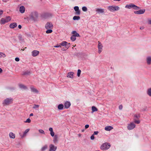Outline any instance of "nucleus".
I'll return each mask as SVG.
<instances>
[{
    "label": "nucleus",
    "mask_w": 151,
    "mask_h": 151,
    "mask_svg": "<svg viewBox=\"0 0 151 151\" xmlns=\"http://www.w3.org/2000/svg\"><path fill=\"white\" fill-rule=\"evenodd\" d=\"M49 130L50 132V134L52 137H53V142L55 143L58 141V137L57 135H55L54 132L53 131V129L52 127L49 128Z\"/></svg>",
    "instance_id": "nucleus-1"
},
{
    "label": "nucleus",
    "mask_w": 151,
    "mask_h": 151,
    "mask_svg": "<svg viewBox=\"0 0 151 151\" xmlns=\"http://www.w3.org/2000/svg\"><path fill=\"white\" fill-rule=\"evenodd\" d=\"M13 99L11 98H6L3 102L2 104L4 106L8 105L12 103Z\"/></svg>",
    "instance_id": "nucleus-2"
},
{
    "label": "nucleus",
    "mask_w": 151,
    "mask_h": 151,
    "mask_svg": "<svg viewBox=\"0 0 151 151\" xmlns=\"http://www.w3.org/2000/svg\"><path fill=\"white\" fill-rule=\"evenodd\" d=\"M30 19L34 21H35L37 20V19L38 17V14L36 12H33L31 13L30 15Z\"/></svg>",
    "instance_id": "nucleus-3"
},
{
    "label": "nucleus",
    "mask_w": 151,
    "mask_h": 151,
    "mask_svg": "<svg viewBox=\"0 0 151 151\" xmlns=\"http://www.w3.org/2000/svg\"><path fill=\"white\" fill-rule=\"evenodd\" d=\"M111 146L110 143L105 142L102 144L101 146V149L103 150H106L109 149Z\"/></svg>",
    "instance_id": "nucleus-4"
},
{
    "label": "nucleus",
    "mask_w": 151,
    "mask_h": 151,
    "mask_svg": "<svg viewBox=\"0 0 151 151\" xmlns=\"http://www.w3.org/2000/svg\"><path fill=\"white\" fill-rule=\"evenodd\" d=\"M108 9L111 12H113L119 10V7L117 6H110L108 7Z\"/></svg>",
    "instance_id": "nucleus-5"
},
{
    "label": "nucleus",
    "mask_w": 151,
    "mask_h": 151,
    "mask_svg": "<svg viewBox=\"0 0 151 151\" xmlns=\"http://www.w3.org/2000/svg\"><path fill=\"white\" fill-rule=\"evenodd\" d=\"M11 19V17L9 16L5 18H2L1 20V23L2 24H4L10 21Z\"/></svg>",
    "instance_id": "nucleus-6"
},
{
    "label": "nucleus",
    "mask_w": 151,
    "mask_h": 151,
    "mask_svg": "<svg viewBox=\"0 0 151 151\" xmlns=\"http://www.w3.org/2000/svg\"><path fill=\"white\" fill-rule=\"evenodd\" d=\"M45 27L46 29H51L53 28V25L51 22H48L46 24Z\"/></svg>",
    "instance_id": "nucleus-7"
},
{
    "label": "nucleus",
    "mask_w": 151,
    "mask_h": 151,
    "mask_svg": "<svg viewBox=\"0 0 151 151\" xmlns=\"http://www.w3.org/2000/svg\"><path fill=\"white\" fill-rule=\"evenodd\" d=\"M136 126L133 123H131L128 124L127 129L129 130H131L134 129Z\"/></svg>",
    "instance_id": "nucleus-8"
},
{
    "label": "nucleus",
    "mask_w": 151,
    "mask_h": 151,
    "mask_svg": "<svg viewBox=\"0 0 151 151\" xmlns=\"http://www.w3.org/2000/svg\"><path fill=\"white\" fill-rule=\"evenodd\" d=\"M52 16V14L51 13H47L42 14L41 17L42 19H46Z\"/></svg>",
    "instance_id": "nucleus-9"
},
{
    "label": "nucleus",
    "mask_w": 151,
    "mask_h": 151,
    "mask_svg": "<svg viewBox=\"0 0 151 151\" xmlns=\"http://www.w3.org/2000/svg\"><path fill=\"white\" fill-rule=\"evenodd\" d=\"M57 148V147L55 146L52 144H50L49 146V151H55Z\"/></svg>",
    "instance_id": "nucleus-10"
},
{
    "label": "nucleus",
    "mask_w": 151,
    "mask_h": 151,
    "mask_svg": "<svg viewBox=\"0 0 151 151\" xmlns=\"http://www.w3.org/2000/svg\"><path fill=\"white\" fill-rule=\"evenodd\" d=\"M145 11V9H141L137 11H134V13L135 14H144Z\"/></svg>",
    "instance_id": "nucleus-11"
},
{
    "label": "nucleus",
    "mask_w": 151,
    "mask_h": 151,
    "mask_svg": "<svg viewBox=\"0 0 151 151\" xmlns=\"http://www.w3.org/2000/svg\"><path fill=\"white\" fill-rule=\"evenodd\" d=\"M103 46L101 43L99 42H98V52L100 53L102 50Z\"/></svg>",
    "instance_id": "nucleus-12"
},
{
    "label": "nucleus",
    "mask_w": 151,
    "mask_h": 151,
    "mask_svg": "<svg viewBox=\"0 0 151 151\" xmlns=\"http://www.w3.org/2000/svg\"><path fill=\"white\" fill-rule=\"evenodd\" d=\"M30 88L31 91L34 93H39L38 91L33 86H31Z\"/></svg>",
    "instance_id": "nucleus-13"
},
{
    "label": "nucleus",
    "mask_w": 151,
    "mask_h": 151,
    "mask_svg": "<svg viewBox=\"0 0 151 151\" xmlns=\"http://www.w3.org/2000/svg\"><path fill=\"white\" fill-rule=\"evenodd\" d=\"M105 10L104 9H96V12L99 14H102L104 13Z\"/></svg>",
    "instance_id": "nucleus-14"
},
{
    "label": "nucleus",
    "mask_w": 151,
    "mask_h": 151,
    "mask_svg": "<svg viewBox=\"0 0 151 151\" xmlns=\"http://www.w3.org/2000/svg\"><path fill=\"white\" fill-rule=\"evenodd\" d=\"M71 104L70 102L66 101L64 104V108L65 109L68 108L70 106Z\"/></svg>",
    "instance_id": "nucleus-15"
},
{
    "label": "nucleus",
    "mask_w": 151,
    "mask_h": 151,
    "mask_svg": "<svg viewBox=\"0 0 151 151\" xmlns=\"http://www.w3.org/2000/svg\"><path fill=\"white\" fill-rule=\"evenodd\" d=\"M39 53V52L36 50L32 51V55L33 57H35Z\"/></svg>",
    "instance_id": "nucleus-16"
},
{
    "label": "nucleus",
    "mask_w": 151,
    "mask_h": 151,
    "mask_svg": "<svg viewBox=\"0 0 151 151\" xmlns=\"http://www.w3.org/2000/svg\"><path fill=\"white\" fill-rule=\"evenodd\" d=\"M74 73L73 72H70L68 73L67 77L71 78H73Z\"/></svg>",
    "instance_id": "nucleus-17"
},
{
    "label": "nucleus",
    "mask_w": 151,
    "mask_h": 151,
    "mask_svg": "<svg viewBox=\"0 0 151 151\" xmlns=\"http://www.w3.org/2000/svg\"><path fill=\"white\" fill-rule=\"evenodd\" d=\"M146 60L148 65H150L151 64V56H148L146 58Z\"/></svg>",
    "instance_id": "nucleus-18"
},
{
    "label": "nucleus",
    "mask_w": 151,
    "mask_h": 151,
    "mask_svg": "<svg viewBox=\"0 0 151 151\" xmlns=\"http://www.w3.org/2000/svg\"><path fill=\"white\" fill-rule=\"evenodd\" d=\"M17 26V24L15 22H13L10 24L9 27L10 28L13 29L16 27Z\"/></svg>",
    "instance_id": "nucleus-19"
},
{
    "label": "nucleus",
    "mask_w": 151,
    "mask_h": 151,
    "mask_svg": "<svg viewBox=\"0 0 151 151\" xmlns=\"http://www.w3.org/2000/svg\"><path fill=\"white\" fill-rule=\"evenodd\" d=\"M113 129V127L110 126H106L105 128V129L107 131H110Z\"/></svg>",
    "instance_id": "nucleus-20"
},
{
    "label": "nucleus",
    "mask_w": 151,
    "mask_h": 151,
    "mask_svg": "<svg viewBox=\"0 0 151 151\" xmlns=\"http://www.w3.org/2000/svg\"><path fill=\"white\" fill-rule=\"evenodd\" d=\"M18 37L20 42H24V39L22 37V35L21 34H19L18 35Z\"/></svg>",
    "instance_id": "nucleus-21"
},
{
    "label": "nucleus",
    "mask_w": 151,
    "mask_h": 151,
    "mask_svg": "<svg viewBox=\"0 0 151 151\" xmlns=\"http://www.w3.org/2000/svg\"><path fill=\"white\" fill-rule=\"evenodd\" d=\"M25 10V7L23 6H21L20 7L19 11L21 13H24V12Z\"/></svg>",
    "instance_id": "nucleus-22"
},
{
    "label": "nucleus",
    "mask_w": 151,
    "mask_h": 151,
    "mask_svg": "<svg viewBox=\"0 0 151 151\" xmlns=\"http://www.w3.org/2000/svg\"><path fill=\"white\" fill-rule=\"evenodd\" d=\"M134 4H127L126 5L125 7L126 8H128L129 9H130L131 8H133V6Z\"/></svg>",
    "instance_id": "nucleus-23"
},
{
    "label": "nucleus",
    "mask_w": 151,
    "mask_h": 151,
    "mask_svg": "<svg viewBox=\"0 0 151 151\" xmlns=\"http://www.w3.org/2000/svg\"><path fill=\"white\" fill-rule=\"evenodd\" d=\"M19 86L20 88L24 89H27L28 88L27 86L22 84H19Z\"/></svg>",
    "instance_id": "nucleus-24"
},
{
    "label": "nucleus",
    "mask_w": 151,
    "mask_h": 151,
    "mask_svg": "<svg viewBox=\"0 0 151 151\" xmlns=\"http://www.w3.org/2000/svg\"><path fill=\"white\" fill-rule=\"evenodd\" d=\"M9 136L10 138L12 139L15 138V136L14 134L12 132H10L9 133Z\"/></svg>",
    "instance_id": "nucleus-25"
},
{
    "label": "nucleus",
    "mask_w": 151,
    "mask_h": 151,
    "mask_svg": "<svg viewBox=\"0 0 151 151\" xmlns=\"http://www.w3.org/2000/svg\"><path fill=\"white\" fill-rule=\"evenodd\" d=\"M58 107L59 110H61L63 109L64 105L62 104H59L58 106Z\"/></svg>",
    "instance_id": "nucleus-26"
},
{
    "label": "nucleus",
    "mask_w": 151,
    "mask_h": 151,
    "mask_svg": "<svg viewBox=\"0 0 151 151\" xmlns=\"http://www.w3.org/2000/svg\"><path fill=\"white\" fill-rule=\"evenodd\" d=\"M48 148V146L46 145L42 147L41 149V151H45Z\"/></svg>",
    "instance_id": "nucleus-27"
},
{
    "label": "nucleus",
    "mask_w": 151,
    "mask_h": 151,
    "mask_svg": "<svg viewBox=\"0 0 151 151\" xmlns=\"http://www.w3.org/2000/svg\"><path fill=\"white\" fill-rule=\"evenodd\" d=\"M147 94L150 96H151V88H148L147 91Z\"/></svg>",
    "instance_id": "nucleus-28"
},
{
    "label": "nucleus",
    "mask_w": 151,
    "mask_h": 151,
    "mask_svg": "<svg viewBox=\"0 0 151 151\" xmlns=\"http://www.w3.org/2000/svg\"><path fill=\"white\" fill-rule=\"evenodd\" d=\"M31 73V72L28 70L26 71H24L23 72V75H29V74Z\"/></svg>",
    "instance_id": "nucleus-29"
},
{
    "label": "nucleus",
    "mask_w": 151,
    "mask_h": 151,
    "mask_svg": "<svg viewBox=\"0 0 151 151\" xmlns=\"http://www.w3.org/2000/svg\"><path fill=\"white\" fill-rule=\"evenodd\" d=\"M80 19V17L79 16H75L73 18V19L74 20H78Z\"/></svg>",
    "instance_id": "nucleus-30"
},
{
    "label": "nucleus",
    "mask_w": 151,
    "mask_h": 151,
    "mask_svg": "<svg viewBox=\"0 0 151 151\" xmlns=\"http://www.w3.org/2000/svg\"><path fill=\"white\" fill-rule=\"evenodd\" d=\"M132 8L133 9H134L136 10H138L140 9L139 7H138L134 4L133 5Z\"/></svg>",
    "instance_id": "nucleus-31"
},
{
    "label": "nucleus",
    "mask_w": 151,
    "mask_h": 151,
    "mask_svg": "<svg viewBox=\"0 0 151 151\" xmlns=\"http://www.w3.org/2000/svg\"><path fill=\"white\" fill-rule=\"evenodd\" d=\"M76 39V37L74 35H72L70 37V39L72 41H75Z\"/></svg>",
    "instance_id": "nucleus-32"
},
{
    "label": "nucleus",
    "mask_w": 151,
    "mask_h": 151,
    "mask_svg": "<svg viewBox=\"0 0 151 151\" xmlns=\"http://www.w3.org/2000/svg\"><path fill=\"white\" fill-rule=\"evenodd\" d=\"M67 42L66 41H63L60 44V45H61L62 46H64L65 45V44H67Z\"/></svg>",
    "instance_id": "nucleus-33"
},
{
    "label": "nucleus",
    "mask_w": 151,
    "mask_h": 151,
    "mask_svg": "<svg viewBox=\"0 0 151 151\" xmlns=\"http://www.w3.org/2000/svg\"><path fill=\"white\" fill-rule=\"evenodd\" d=\"M29 129H26L23 133L24 136H25L26 135L27 133L29 132Z\"/></svg>",
    "instance_id": "nucleus-34"
},
{
    "label": "nucleus",
    "mask_w": 151,
    "mask_h": 151,
    "mask_svg": "<svg viewBox=\"0 0 151 151\" xmlns=\"http://www.w3.org/2000/svg\"><path fill=\"white\" fill-rule=\"evenodd\" d=\"M70 43H68L67 42V44H65V45L64 46L65 47V48L66 49H67L70 47Z\"/></svg>",
    "instance_id": "nucleus-35"
},
{
    "label": "nucleus",
    "mask_w": 151,
    "mask_h": 151,
    "mask_svg": "<svg viewBox=\"0 0 151 151\" xmlns=\"http://www.w3.org/2000/svg\"><path fill=\"white\" fill-rule=\"evenodd\" d=\"M70 43H68L67 42V44H65V45L64 46L65 47V48L66 49H67L70 47Z\"/></svg>",
    "instance_id": "nucleus-36"
},
{
    "label": "nucleus",
    "mask_w": 151,
    "mask_h": 151,
    "mask_svg": "<svg viewBox=\"0 0 151 151\" xmlns=\"http://www.w3.org/2000/svg\"><path fill=\"white\" fill-rule=\"evenodd\" d=\"M52 30L51 29H47L46 31V32L47 34H49L52 33Z\"/></svg>",
    "instance_id": "nucleus-37"
},
{
    "label": "nucleus",
    "mask_w": 151,
    "mask_h": 151,
    "mask_svg": "<svg viewBox=\"0 0 151 151\" xmlns=\"http://www.w3.org/2000/svg\"><path fill=\"white\" fill-rule=\"evenodd\" d=\"M81 12L79 10H78V11H76V12L75 13V15H79L80 14Z\"/></svg>",
    "instance_id": "nucleus-38"
},
{
    "label": "nucleus",
    "mask_w": 151,
    "mask_h": 151,
    "mask_svg": "<svg viewBox=\"0 0 151 151\" xmlns=\"http://www.w3.org/2000/svg\"><path fill=\"white\" fill-rule=\"evenodd\" d=\"M6 56L5 55L3 52H0V58L5 57Z\"/></svg>",
    "instance_id": "nucleus-39"
},
{
    "label": "nucleus",
    "mask_w": 151,
    "mask_h": 151,
    "mask_svg": "<svg viewBox=\"0 0 151 151\" xmlns=\"http://www.w3.org/2000/svg\"><path fill=\"white\" fill-rule=\"evenodd\" d=\"M82 10L84 12H86L87 11V9L86 6H84L82 7Z\"/></svg>",
    "instance_id": "nucleus-40"
},
{
    "label": "nucleus",
    "mask_w": 151,
    "mask_h": 151,
    "mask_svg": "<svg viewBox=\"0 0 151 151\" xmlns=\"http://www.w3.org/2000/svg\"><path fill=\"white\" fill-rule=\"evenodd\" d=\"M81 71L80 70L78 69V70L77 75L78 77H80L81 74Z\"/></svg>",
    "instance_id": "nucleus-41"
},
{
    "label": "nucleus",
    "mask_w": 151,
    "mask_h": 151,
    "mask_svg": "<svg viewBox=\"0 0 151 151\" xmlns=\"http://www.w3.org/2000/svg\"><path fill=\"white\" fill-rule=\"evenodd\" d=\"M39 106V105L34 104V106L33 107V108L34 109H36L37 108V109H38Z\"/></svg>",
    "instance_id": "nucleus-42"
},
{
    "label": "nucleus",
    "mask_w": 151,
    "mask_h": 151,
    "mask_svg": "<svg viewBox=\"0 0 151 151\" xmlns=\"http://www.w3.org/2000/svg\"><path fill=\"white\" fill-rule=\"evenodd\" d=\"M39 132L40 133L44 134H45L44 131L42 129H39Z\"/></svg>",
    "instance_id": "nucleus-43"
},
{
    "label": "nucleus",
    "mask_w": 151,
    "mask_h": 151,
    "mask_svg": "<svg viewBox=\"0 0 151 151\" xmlns=\"http://www.w3.org/2000/svg\"><path fill=\"white\" fill-rule=\"evenodd\" d=\"M74 9L75 11H77L79 10V7L78 6H75L74 8Z\"/></svg>",
    "instance_id": "nucleus-44"
},
{
    "label": "nucleus",
    "mask_w": 151,
    "mask_h": 151,
    "mask_svg": "<svg viewBox=\"0 0 151 151\" xmlns=\"http://www.w3.org/2000/svg\"><path fill=\"white\" fill-rule=\"evenodd\" d=\"M31 120L30 119L28 118L25 122L29 123L31 122Z\"/></svg>",
    "instance_id": "nucleus-45"
},
{
    "label": "nucleus",
    "mask_w": 151,
    "mask_h": 151,
    "mask_svg": "<svg viewBox=\"0 0 151 151\" xmlns=\"http://www.w3.org/2000/svg\"><path fill=\"white\" fill-rule=\"evenodd\" d=\"M94 139V132L93 133V134L92 135V136L91 137V140H93Z\"/></svg>",
    "instance_id": "nucleus-46"
},
{
    "label": "nucleus",
    "mask_w": 151,
    "mask_h": 151,
    "mask_svg": "<svg viewBox=\"0 0 151 151\" xmlns=\"http://www.w3.org/2000/svg\"><path fill=\"white\" fill-rule=\"evenodd\" d=\"M148 24H149L151 25V19H148Z\"/></svg>",
    "instance_id": "nucleus-47"
},
{
    "label": "nucleus",
    "mask_w": 151,
    "mask_h": 151,
    "mask_svg": "<svg viewBox=\"0 0 151 151\" xmlns=\"http://www.w3.org/2000/svg\"><path fill=\"white\" fill-rule=\"evenodd\" d=\"M123 106L122 105H120L119 106V109L120 110H122V109Z\"/></svg>",
    "instance_id": "nucleus-48"
},
{
    "label": "nucleus",
    "mask_w": 151,
    "mask_h": 151,
    "mask_svg": "<svg viewBox=\"0 0 151 151\" xmlns=\"http://www.w3.org/2000/svg\"><path fill=\"white\" fill-rule=\"evenodd\" d=\"M74 35L75 36V37H79L80 35L79 34L77 33H76Z\"/></svg>",
    "instance_id": "nucleus-49"
},
{
    "label": "nucleus",
    "mask_w": 151,
    "mask_h": 151,
    "mask_svg": "<svg viewBox=\"0 0 151 151\" xmlns=\"http://www.w3.org/2000/svg\"><path fill=\"white\" fill-rule=\"evenodd\" d=\"M19 134L22 138H23L24 137V134H22L21 133H19Z\"/></svg>",
    "instance_id": "nucleus-50"
},
{
    "label": "nucleus",
    "mask_w": 151,
    "mask_h": 151,
    "mask_svg": "<svg viewBox=\"0 0 151 151\" xmlns=\"http://www.w3.org/2000/svg\"><path fill=\"white\" fill-rule=\"evenodd\" d=\"M134 122L137 124H139L140 123V121L139 120H135L134 121Z\"/></svg>",
    "instance_id": "nucleus-51"
},
{
    "label": "nucleus",
    "mask_w": 151,
    "mask_h": 151,
    "mask_svg": "<svg viewBox=\"0 0 151 151\" xmlns=\"http://www.w3.org/2000/svg\"><path fill=\"white\" fill-rule=\"evenodd\" d=\"M92 113H93L94 111V106H93L92 107Z\"/></svg>",
    "instance_id": "nucleus-52"
},
{
    "label": "nucleus",
    "mask_w": 151,
    "mask_h": 151,
    "mask_svg": "<svg viewBox=\"0 0 151 151\" xmlns=\"http://www.w3.org/2000/svg\"><path fill=\"white\" fill-rule=\"evenodd\" d=\"M15 60L16 61L18 62V61H19V59L18 58H15Z\"/></svg>",
    "instance_id": "nucleus-53"
},
{
    "label": "nucleus",
    "mask_w": 151,
    "mask_h": 151,
    "mask_svg": "<svg viewBox=\"0 0 151 151\" xmlns=\"http://www.w3.org/2000/svg\"><path fill=\"white\" fill-rule=\"evenodd\" d=\"M89 125L88 124H86L85 126V128L86 129H87L89 127Z\"/></svg>",
    "instance_id": "nucleus-54"
},
{
    "label": "nucleus",
    "mask_w": 151,
    "mask_h": 151,
    "mask_svg": "<svg viewBox=\"0 0 151 151\" xmlns=\"http://www.w3.org/2000/svg\"><path fill=\"white\" fill-rule=\"evenodd\" d=\"M55 47H61L60 45H56L54 46Z\"/></svg>",
    "instance_id": "nucleus-55"
},
{
    "label": "nucleus",
    "mask_w": 151,
    "mask_h": 151,
    "mask_svg": "<svg viewBox=\"0 0 151 151\" xmlns=\"http://www.w3.org/2000/svg\"><path fill=\"white\" fill-rule=\"evenodd\" d=\"M3 12V11L2 10H0V16L2 14Z\"/></svg>",
    "instance_id": "nucleus-56"
},
{
    "label": "nucleus",
    "mask_w": 151,
    "mask_h": 151,
    "mask_svg": "<svg viewBox=\"0 0 151 151\" xmlns=\"http://www.w3.org/2000/svg\"><path fill=\"white\" fill-rule=\"evenodd\" d=\"M76 33H77L75 31H73L72 32V34H74V35Z\"/></svg>",
    "instance_id": "nucleus-57"
},
{
    "label": "nucleus",
    "mask_w": 151,
    "mask_h": 151,
    "mask_svg": "<svg viewBox=\"0 0 151 151\" xmlns=\"http://www.w3.org/2000/svg\"><path fill=\"white\" fill-rule=\"evenodd\" d=\"M135 117H136L138 119L140 117V116L139 115V116L135 115Z\"/></svg>",
    "instance_id": "nucleus-58"
},
{
    "label": "nucleus",
    "mask_w": 151,
    "mask_h": 151,
    "mask_svg": "<svg viewBox=\"0 0 151 151\" xmlns=\"http://www.w3.org/2000/svg\"><path fill=\"white\" fill-rule=\"evenodd\" d=\"M144 29V27L143 26H141L140 27V29L141 30L143 29Z\"/></svg>",
    "instance_id": "nucleus-59"
},
{
    "label": "nucleus",
    "mask_w": 151,
    "mask_h": 151,
    "mask_svg": "<svg viewBox=\"0 0 151 151\" xmlns=\"http://www.w3.org/2000/svg\"><path fill=\"white\" fill-rule=\"evenodd\" d=\"M3 72V70H2V69L0 68V73H1Z\"/></svg>",
    "instance_id": "nucleus-60"
},
{
    "label": "nucleus",
    "mask_w": 151,
    "mask_h": 151,
    "mask_svg": "<svg viewBox=\"0 0 151 151\" xmlns=\"http://www.w3.org/2000/svg\"><path fill=\"white\" fill-rule=\"evenodd\" d=\"M18 28L19 29H21V28H22V26L21 25H18Z\"/></svg>",
    "instance_id": "nucleus-61"
},
{
    "label": "nucleus",
    "mask_w": 151,
    "mask_h": 151,
    "mask_svg": "<svg viewBox=\"0 0 151 151\" xmlns=\"http://www.w3.org/2000/svg\"><path fill=\"white\" fill-rule=\"evenodd\" d=\"M99 132L98 131H95V135H97L98 133Z\"/></svg>",
    "instance_id": "nucleus-62"
},
{
    "label": "nucleus",
    "mask_w": 151,
    "mask_h": 151,
    "mask_svg": "<svg viewBox=\"0 0 151 151\" xmlns=\"http://www.w3.org/2000/svg\"><path fill=\"white\" fill-rule=\"evenodd\" d=\"M9 0H3V1L4 2H6L8 1Z\"/></svg>",
    "instance_id": "nucleus-63"
},
{
    "label": "nucleus",
    "mask_w": 151,
    "mask_h": 151,
    "mask_svg": "<svg viewBox=\"0 0 151 151\" xmlns=\"http://www.w3.org/2000/svg\"><path fill=\"white\" fill-rule=\"evenodd\" d=\"M33 113H31L29 115L30 116H33Z\"/></svg>",
    "instance_id": "nucleus-64"
}]
</instances>
